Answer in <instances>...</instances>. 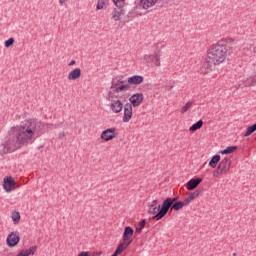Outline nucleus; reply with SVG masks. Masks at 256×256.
I'll return each mask as SVG.
<instances>
[{
    "instance_id": "nucleus-1",
    "label": "nucleus",
    "mask_w": 256,
    "mask_h": 256,
    "mask_svg": "<svg viewBox=\"0 0 256 256\" xmlns=\"http://www.w3.org/2000/svg\"><path fill=\"white\" fill-rule=\"evenodd\" d=\"M33 139L35 138L33 136V131L29 128V125L17 126L14 128V137L0 145V155L13 153V151L21 149V146L32 143Z\"/></svg>"
},
{
    "instance_id": "nucleus-2",
    "label": "nucleus",
    "mask_w": 256,
    "mask_h": 256,
    "mask_svg": "<svg viewBox=\"0 0 256 256\" xmlns=\"http://www.w3.org/2000/svg\"><path fill=\"white\" fill-rule=\"evenodd\" d=\"M227 46L217 43L212 45L206 52L204 57V66L202 68V73H209L213 67L225 63L228 55Z\"/></svg>"
},
{
    "instance_id": "nucleus-3",
    "label": "nucleus",
    "mask_w": 256,
    "mask_h": 256,
    "mask_svg": "<svg viewBox=\"0 0 256 256\" xmlns=\"http://www.w3.org/2000/svg\"><path fill=\"white\" fill-rule=\"evenodd\" d=\"M145 81V77L141 75H133L127 79V81L121 78H113L111 83V93L119 95V93H125L131 89V85L139 86Z\"/></svg>"
},
{
    "instance_id": "nucleus-4",
    "label": "nucleus",
    "mask_w": 256,
    "mask_h": 256,
    "mask_svg": "<svg viewBox=\"0 0 256 256\" xmlns=\"http://www.w3.org/2000/svg\"><path fill=\"white\" fill-rule=\"evenodd\" d=\"M147 213L154 221H161V219L167 215L168 211L164 202H162L161 205L158 200H152L147 204Z\"/></svg>"
},
{
    "instance_id": "nucleus-5",
    "label": "nucleus",
    "mask_w": 256,
    "mask_h": 256,
    "mask_svg": "<svg viewBox=\"0 0 256 256\" xmlns=\"http://www.w3.org/2000/svg\"><path fill=\"white\" fill-rule=\"evenodd\" d=\"M143 103V97H130L129 103L124 105L123 123H129L133 117V107H139Z\"/></svg>"
},
{
    "instance_id": "nucleus-6",
    "label": "nucleus",
    "mask_w": 256,
    "mask_h": 256,
    "mask_svg": "<svg viewBox=\"0 0 256 256\" xmlns=\"http://www.w3.org/2000/svg\"><path fill=\"white\" fill-rule=\"evenodd\" d=\"M141 61L143 65L161 67V53L154 52L152 54H145L142 56Z\"/></svg>"
},
{
    "instance_id": "nucleus-7",
    "label": "nucleus",
    "mask_w": 256,
    "mask_h": 256,
    "mask_svg": "<svg viewBox=\"0 0 256 256\" xmlns=\"http://www.w3.org/2000/svg\"><path fill=\"white\" fill-rule=\"evenodd\" d=\"M111 21L116 25H125V23H127L125 9L113 8L111 11Z\"/></svg>"
},
{
    "instance_id": "nucleus-8",
    "label": "nucleus",
    "mask_w": 256,
    "mask_h": 256,
    "mask_svg": "<svg viewBox=\"0 0 256 256\" xmlns=\"http://www.w3.org/2000/svg\"><path fill=\"white\" fill-rule=\"evenodd\" d=\"M29 129H31L32 131V136L34 137V139H37V137H41V135H43V133H45V131H43L45 125L41 122H30L28 125Z\"/></svg>"
},
{
    "instance_id": "nucleus-9",
    "label": "nucleus",
    "mask_w": 256,
    "mask_h": 256,
    "mask_svg": "<svg viewBox=\"0 0 256 256\" xmlns=\"http://www.w3.org/2000/svg\"><path fill=\"white\" fill-rule=\"evenodd\" d=\"M161 0H137V5L143 11H151L153 7H157Z\"/></svg>"
},
{
    "instance_id": "nucleus-10",
    "label": "nucleus",
    "mask_w": 256,
    "mask_h": 256,
    "mask_svg": "<svg viewBox=\"0 0 256 256\" xmlns=\"http://www.w3.org/2000/svg\"><path fill=\"white\" fill-rule=\"evenodd\" d=\"M119 136V130L117 128H108L104 130L101 134V139L103 141H113V139H117Z\"/></svg>"
},
{
    "instance_id": "nucleus-11",
    "label": "nucleus",
    "mask_w": 256,
    "mask_h": 256,
    "mask_svg": "<svg viewBox=\"0 0 256 256\" xmlns=\"http://www.w3.org/2000/svg\"><path fill=\"white\" fill-rule=\"evenodd\" d=\"M109 107L113 113H121L123 111V101L118 97L111 98Z\"/></svg>"
},
{
    "instance_id": "nucleus-12",
    "label": "nucleus",
    "mask_w": 256,
    "mask_h": 256,
    "mask_svg": "<svg viewBox=\"0 0 256 256\" xmlns=\"http://www.w3.org/2000/svg\"><path fill=\"white\" fill-rule=\"evenodd\" d=\"M19 241H21V237L19 236V232H11L7 238H6V243L8 247H17L19 245Z\"/></svg>"
},
{
    "instance_id": "nucleus-13",
    "label": "nucleus",
    "mask_w": 256,
    "mask_h": 256,
    "mask_svg": "<svg viewBox=\"0 0 256 256\" xmlns=\"http://www.w3.org/2000/svg\"><path fill=\"white\" fill-rule=\"evenodd\" d=\"M3 189L6 193H11V190L15 189V179L11 176L5 177L3 180Z\"/></svg>"
},
{
    "instance_id": "nucleus-14",
    "label": "nucleus",
    "mask_w": 256,
    "mask_h": 256,
    "mask_svg": "<svg viewBox=\"0 0 256 256\" xmlns=\"http://www.w3.org/2000/svg\"><path fill=\"white\" fill-rule=\"evenodd\" d=\"M232 163L233 161L230 158L225 157L218 163V169L227 173L231 169Z\"/></svg>"
},
{
    "instance_id": "nucleus-15",
    "label": "nucleus",
    "mask_w": 256,
    "mask_h": 256,
    "mask_svg": "<svg viewBox=\"0 0 256 256\" xmlns=\"http://www.w3.org/2000/svg\"><path fill=\"white\" fill-rule=\"evenodd\" d=\"M133 233H134L133 228H131L130 226L125 227L124 233L122 236L123 241L131 245V243H133Z\"/></svg>"
},
{
    "instance_id": "nucleus-16",
    "label": "nucleus",
    "mask_w": 256,
    "mask_h": 256,
    "mask_svg": "<svg viewBox=\"0 0 256 256\" xmlns=\"http://www.w3.org/2000/svg\"><path fill=\"white\" fill-rule=\"evenodd\" d=\"M203 181V178H192L186 183V189L188 191H193L194 189H197L201 182Z\"/></svg>"
},
{
    "instance_id": "nucleus-17",
    "label": "nucleus",
    "mask_w": 256,
    "mask_h": 256,
    "mask_svg": "<svg viewBox=\"0 0 256 256\" xmlns=\"http://www.w3.org/2000/svg\"><path fill=\"white\" fill-rule=\"evenodd\" d=\"M81 77V68H75L68 74L69 81H77Z\"/></svg>"
},
{
    "instance_id": "nucleus-18",
    "label": "nucleus",
    "mask_w": 256,
    "mask_h": 256,
    "mask_svg": "<svg viewBox=\"0 0 256 256\" xmlns=\"http://www.w3.org/2000/svg\"><path fill=\"white\" fill-rule=\"evenodd\" d=\"M37 251V246H31L29 249H23L21 250L16 256H30L35 255V252Z\"/></svg>"
},
{
    "instance_id": "nucleus-19",
    "label": "nucleus",
    "mask_w": 256,
    "mask_h": 256,
    "mask_svg": "<svg viewBox=\"0 0 256 256\" xmlns=\"http://www.w3.org/2000/svg\"><path fill=\"white\" fill-rule=\"evenodd\" d=\"M177 201H179V197H174V198H166L163 203H164V207H166V211L169 212V209H171L172 205L174 203H177Z\"/></svg>"
},
{
    "instance_id": "nucleus-20",
    "label": "nucleus",
    "mask_w": 256,
    "mask_h": 256,
    "mask_svg": "<svg viewBox=\"0 0 256 256\" xmlns=\"http://www.w3.org/2000/svg\"><path fill=\"white\" fill-rule=\"evenodd\" d=\"M219 161H221V156L219 154L214 155L209 161L208 165L211 169H215L217 165H219Z\"/></svg>"
},
{
    "instance_id": "nucleus-21",
    "label": "nucleus",
    "mask_w": 256,
    "mask_h": 256,
    "mask_svg": "<svg viewBox=\"0 0 256 256\" xmlns=\"http://www.w3.org/2000/svg\"><path fill=\"white\" fill-rule=\"evenodd\" d=\"M237 151V146H229L224 150H220V155H231V153H235Z\"/></svg>"
},
{
    "instance_id": "nucleus-22",
    "label": "nucleus",
    "mask_w": 256,
    "mask_h": 256,
    "mask_svg": "<svg viewBox=\"0 0 256 256\" xmlns=\"http://www.w3.org/2000/svg\"><path fill=\"white\" fill-rule=\"evenodd\" d=\"M114 9H123L125 7V0H112Z\"/></svg>"
},
{
    "instance_id": "nucleus-23",
    "label": "nucleus",
    "mask_w": 256,
    "mask_h": 256,
    "mask_svg": "<svg viewBox=\"0 0 256 256\" xmlns=\"http://www.w3.org/2000/svg\"><path fill=\"white\" fill-rule=\"evenodd\" d=\"M203 127V120H199L197 123L193 124L190 128L189 131L195 132L199 131Z\"/></svg>"
},
{
    "instance_id": "nucleus-24",
    "label": "nucleus",
    "mask_w": 256,
    "mask_h": 256,
    "mask_svg": "<svg viewBox=\"0 0 256 256\" xmlns=\"http://www.w3.org/2000/svg\"><path fill=\"white\" fill-rule=\"evenodd\" d=\"M183 207H185V204L181 201H178V202L172 204L170 209H172L174 211H181V209H183Z\"/></svg>"
},
{
    "instance_id": "nucleus-25",
    "label": "nucleus",
    "mask_w": 256,
    "mask_h": 256,
    "mask_svg": "<svg viewBox=\"0 0 256 256\" xmlns=\"http://www.w3.org/2000/svg\"><path fill=\"white\" fill-rule=\"evenodd\" d=\"M109 5V1L108 0H98L97 3V9H107Z\"/></svg>"
},
{
    "instance_id": "nucleus-26",
    "label": "nucleus",
    "mask_w": 256,
    "mask_h": 256,
    "mask_svg": "<svg viewBox=\"0 0 256 256\" xmlns=\"http://www.w3.org/2000/svg\"><path fill=\"white\" fill-rule=\"evenodd\" d=\"M255 131H256V124H254L246 129V132L244 133V137H249V135H253V133H255Z\"/></svg>"
},
{
    "instance_id": "nucleus-27",
    "label": "nucleus",
    "mask_w": 256,
    "mask_h": 256,
    "mask_svg": "<svg viewBox=\"0 0 256 256\" xmlns=\"http://www.w3.org/2000/svg\"><path fill=\"white\" fill-rule=\"evenodd\" d=\"M12 220L15 225L21 221V214L19 212L12 213Z\"/></svg>"
},
{
    "instance_id": "nucleus-28",
    "label": "nucleus",
    "mask_w": 256,
    "mask_h": 256,
    "mask_svg": "<svg viewBox=\"0 0 256 256\" xmlns=\"http://www.w3.org/2000/svg\"><path fill=\"white\" fill-rule=\"evenodd\" d=\"M193 107V101L187 102L180 110L181 113H187Z\"/></svg>"
},
{
    "instance_id": "nucleus-29",
    "label": "nucleus",
    "mask_w": 256,
    "mask_h": 256,
    "mask_svg": "<svg viewBox=\"0 0 256 256\" xmlns=\"http://www.w3.org/2000/svg\"><path fill=\"white\" fill-rule=\"evenodd\" d=\"M199 195H201V190H195L194 192L190 193V195L188 196L192 201H195V199H197V197H199Z\"/></svg>"
},
{
    "instance_id": "nucleus-30",
    "label": "nucleus",
    "mask_w": 256,
    "mask_h": 256,
    "mask_svg": "<svg viewBox=\"0 0 256 256\" xmlns=\"http://www.w3.org/2000/svg\"><path fill=\"white\" fill-rule=\"evenodd\" d=\"M145 224H146V221L145 220H142L138 227H136V233H141V231H143V229H145Z\"/></svg>"
},
{
    "instance_id": "nucleus-31",
    "label": "nucleus",
    "mask_w": 256,
    "mask_h": 256,
    "mask_svg": "<svg viewBox=\"0 0 256 256\" xmlns=\"http://www.w3.org/2000/svg\"><path fill=\"white\" fill-rule=\"evenodd\" d=\"M13 43H15V39L13 37H11L5 41V47L9 48V47H11V45H13Z\"/></svg>"
},
{
    "instance_id": "nucleus-32",
    "label": "nucleus",
    "mask_w": 256,
    "mask_h": 256,
    "mask_svg": "<svg viewBox=\"0 0 256 256\" xmlns=\"http://www.w3.org/2000/svg\"><path fill=\"white\" fill-rule=\"evenodd\" d=\"M173 87H175V81L169 80L166 82V88H168L169 91H171Z\"/></svg>"
},
{
    "instance_id": "nucleus-33",
    "label": "nucleus",
    "mask_w": 256,
    "mask_h": 256,
    "mask_svg": "<svg viewBox=\"0 0 256 256\" xmlns=\"http://www.w3.org/2000/svg\"><path fill=\"white\" fill-rule=\"evenodd\" d=\"M223 173H225V172L221 169L215 170L213 172V177H221V175H223Z\"/></svg>"
},
{
    "instance_id": "nucleus-34",
    "label": "nucleus",
    "mask_w": 256,
    "mask_h": 256,
    "mask_svg": "<svg viewBox=\"0 0 256 256\" xmlns=\"http://www.w3.org/2000/svg\"><path fill=\"white\" fill-rule=\"evenodd\" d=\"M193 200L188 196L187 198L184 199V201H182V203H184V207H188V205H191V202Z\"/></svg>"
},
{
    "instance_id": "nucleus-35",
    "label": "nucleus",
    "mask_w": 256,
    "mask_h": 256,
    "mask_svg": "<svg viewBox=\"0 0 256 256\" xmlns=\"http://www.w3.org/2000/svg\"><path fill=\"white\" fill-rule=\"evenodd\" d=\"M78 256H89V252L82 251L78 254Z\"/></svg>"
},
{
    "instance_id": "nucleus-36",
    "label": "nucleus",
    "mask_w": 256,
    "mask_h": 256,
    "mask_svg": "<svg viewBox=\"0 0 256 256\" xmlns=\"http://www.w3.org/2000/svg\"><path fill=\"white\" fill-rule=\"evenodd\" d=\"M132 97H143V94L136 93V94L132 95Z\"/></svg>"
},
{
    "instance_id": "nucleus-37",
    "label": "nucleus",
    "mask_w": 256,
    "mask_h": 256,
    "mask_svg": "<svg viewBox=\"0 0 256 256\" xmlns=\"http://www.w3.org/2000/svg\"><path fill=\"white\" fill-rule=\"evenodd\" d=\"M75 60H72L68 65H69V67H73V65H75Z\"/></svg>"
},
{
    "instance_id": "nucleus-38",
    "label": "nucleus",
    "mask_w": 256,
    "mask_h": 256,
    "mask_svg": "<svg viewBox=\"0 0 256 256\" xmlns=\"http://www.w3.org/2000/svg\"><path fill=\"white\" fill-rule=\"evenodd\" d=\"M60 5H64V3H67V0H58Z\"/></svg>"
},
{
    "instance_id": "nucleus-39",
    "label": "nucleus",
    "mask_w": 256,
    "mask_h": 256,
    "mask_svg": "<svg viewBox=\"0 0 256 256\" xmlns=\"http://www.w3.org/2000/svg\"><path fill=\"white\" fill-rule=\"evenodd\" d=\"M233 256H237V253H233Z\"/></svg>"
}]
</instances>
